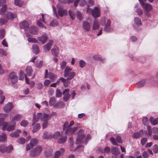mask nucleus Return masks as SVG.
I'll return each mask as SVG.
<instances>
[{
    "mask_svg": "<svg viewBox=\"0 0 158 158\" xmlns=\"http://www.w3.org/2000/svg\"><path fill=\"white\" fill-rule=\"evenodd\" d=\"M76 73L72 71V68L68 67H66L64 73V76L67 78V79L70 80L73 78Z\"/></svg>",
    "mask_w": 158,
    "mask_h": 158,
    "instance_id": "obj_1",
    "label": "nucleus"
},
{
    "mask_svg": "<svg viewBox=\"0 0 158 158\" xmlns=\"http://www.w3.org/2000/svg\"><path fill=\"white\" fill-rule=\"evenodd\" d=\"M106 18L103 17L102 19L101 23L102 25L105 26V27L104 28V31L106 32H109L110 30V21L109 19L107 20L106 23Z\"/></svg>",
    "mask_w": 158,
    "mask_h": 158,
    "instance_id": "obj_2",
    "label": "nucleus"
},
{
    "mask_svg": "<svg viewBox=\"0 0 158 158\" xmlns=\"http://www.w3.org/2000/svg\"><path fill=\"white\" fill-rule=\"evenodd\" d=\"M48 15H47L41 14V15H38L37 16V19L38 20L37 23L38 25L40 27L42 28H45V27L42 23V22H44L45 23V20L46 17H48Z\"/></svg>",
    "mask_w": 158,
    "mask_h": 158,
    "instance_id": "obj_3",
    "label": "nucleus"
},
{
    "mask_svg": "<svg viewBox=\"0 0 158 158\" xmlns=\"http://www.w3.org/2000/svg\"><path fill=\"white\" fill-rule=\"evenodd\" d=\"M42 150L41 146H37L34 150L31 151L30 155L32 156H37L41 152Z\"/></svg>",
    "mask_w": 158,
    "mask_h": 158,
    "instance_id": "obj_4",
    "label": "nucleus"
},
{
    "mask_svg": "<svg viewBox=\"0 0 158 158\" xmlns=\"http://www.w3.org/2000/svg\"><path fill=\"white\" fill-rule=\"evenodd\" d=\"M57 8L58 9V14L60 17H62L67 14V10L63 9L62 7H60L59 4L57 5Z\"/></svg>",
    "mask_w": 158,
    "mask_h": 158,
    "instance_id": "obj_5",
    "label": "nucleus"
},
{
    "mask_svg": "<svg viewBox=\"0 0 158 158\" xmlns=\"http://www.w3.org/2000/svg\"><path fill=\"white\" fill-rule=\"evenodd\" d=\"M84 137V133L83 130H79L77 133V137L76 140L77 143H80L82 142Z\"/></svg>",
    "mask_w": 158,
    "mask_h": 158,
    "instance_id": "obj_6",
    "label": "nucleus"
},
{
    "mask_svg": "<svg viewBox=\"0 0 158 158\" xmlns=\"http://www.w3.org/2000/svg\"><path fill=\"white\" fill-rule=\"evenodd\" d=\"M6 17L8 20H13L16 19L17 16L16 13H14L11 12H8L6 13Z\"/></svg>",
    "mask_w": 158,
    "mask_h": 158,
    "instance_id": "obj_7",
    "label": "nucleus"
},
{
    "mask_svg": "<svg viewBox=\"0 0 158 158\" xmlns=\"http://www.w3.org/2000/svg\"><path fill=\"white\" fill-rule=\"evenodd\" d=\"M92 15L95 19L100 16V11L97 7H94L92 10Z\"/></svg>",
    "mask_w": 158,
    "mask_h": 158,
    "instance_id": "obj_8",
    "label": "nucleus"
},
{
    "mask_svg": "<svg viewBox=\"0 0 158 158\" xmlns=\"http://www.w3.org/2000/svg\"><path fill=\"white\" fill-rule=\"evenodd\" d=\"M68 122H65L63 125V130L65 131L66 134H71V127H68Z\"/></svg>",
    "mask_w": 158,
    "mask_h": 158,
    "instance_id": "obj_9",
    "label": "nucleus"
},
{
    "mask_svg": "<svg viewBox=\"0 0 158 158\" xmlns=\"http://www.w3.org/2000/svg\"><path fill=\"white\" fill-rule=\"evenodd\" d=\"M9 77L13 83H16L18 80V77L15 72H12L10 74Z\"/></svg>",
    "mask_w": 158,
    "mask_h": 158,
    "instance_id": "obj_10",
    "label": "nucleus"
},
{
    "mask_svg": "<svg viewBox=\"0 0 158 158\" xmlns=\"http://www.w3.org/2000/svg\"><path fill=\"white\" fill-rule=\"evenodd\" d=\"M29 26V24L28 22L26 21H23V22L19 24V27L20 29H23L26 31L28 29Z\"/></svg>",
    "mask_w": 158,
    "mask_h": 158,
    "instance_id": "obj_11",
    "label": "nucleus"
},
{
    "mask_svg": "<svg viewBox=\"0 0 158 158\" xmlns=\"http://www.w3.org/2000/svg\"><path fill=\"white\" fill-rule=\"evenodd\" d=\"M82 27L84 29L87 31H89L90 30V23L87 21H83L82 22Z\"/></svg>",
    "mask_w": 158,
    "mask_h": 158,
    "instance_id": "obj_12",
    "label": "nucleus"
},
{
    "mask_svg": "<svg viewBox=\"0 0 158 158\" xmlns=\"http://www.w3.org/2000/svg\"><path fill=\"white\" fill-rule=\"evenodd\" d=\"M53 44V41L51 40H49L47 44L45 45L44 46V48L45 51L46 52L49 50L51 48V46Z\"/></svg>",
    "mask_w": 158,
    "mask_h": 158,
    "instance_id": "obj_13",
    "label": "nucleus"
},
{
    "mask_svg": "<svg viewBox=\"0 0 158 158\" xmlns=\"http://www.w3.org/2000/svg\"><path fill=\"white\" fill-rule=\"evenodd\" d=\"M47 38V35L46 33H44L42 34L41 36L38 38V39L41 43L44 44L45 43Z\"/></svg>",
    "mask_w": 158,
    "mask_h": 158,
    "instance_id": "obj_14",
    "label": "nucleus"
},
{
    "mask_svg": "<svg viewBox=\"0 0 158 158\" xmlns=\"http://www.w3.org/2000/svg\"><path fill=\"white\" fill-rule=\"evenodd\" d=\"M13 106L12 103L9 102L5 106L3 110L5 112L8 113L11 110Z\"/></svg>",
    "mask_w": 158,
    "mask_h": 158,
    "instance_id": "obj_15",
    "label": "nucleus"
},
{
    "mask_svg": "<svg viewBox=\"0 0 158 158\" xmlns=\"http://www.w3.org/2000/svg\"><path fill=\"white\" fill-rule=\"evenodd\" d=\"M141 6L145 11H151L152 9V6L149 4L142 3Z\"/></svg>",
    "mask_w": 158,
    "mask_h": 158,
    "instance_id": "obj_16",
    "label": "nucleus"
},
{
    "mask_svg": "<svg viewBox=\"0 0 158 158\" xmlns=\"http://www.w3.org/2000/svg\"><path fill=\"white\" fill-rule=\"evenodd\" d=\"M29 32L33 35H36L38 32L37 27L36 26H31L29 29Z\"/></svg>",
    "mask_w": 158,
    "mask_h": 158,
    "instance_id": "obj_17",
    "label": "nucleus"
},
{
    "mask_svg": "<svg viewBox=\"0 0 158 158\" xmlns=\"http://www.w3.org/2000/svg\"><path fill=\"white\" fill-rule=\"evenodd\" d=\"M64 150L63 148H61L59 151L56 152L55 154L54 158H58L60 156L63 155L64 153Z\"/></svg>",
    "mask_w": 158,
    "mask_h": 158,
    "instance_id": "obj_18",
    "label": "nucleus"
},
{
    "mask_svg": "<svg viewBox=\"0 0 158 158\" xmlns=\"http://www.w3.org/2000/svg\"><path fill=\"white\" fill-rule=\"evenodd\" d=\"M148 81L146 79H143L137 84V86L138 88H141L143 87L145 84L148 83Z\"/></svg>",
    "mask_w": 158,
    "mask_h": 158,
    "instance_id": "obj_19",
    "label": "nucleus"
},
{
    "mask_svg": "<svg viewBox=\"0 0 158 158\" xmlns=\"http://www.w3.org/2000/svg\"><path fill=\"white\" fill-rule=\"evenodd\" d=\"M21 131L19 130H17L16 131L11 132L10 134V135L12 137H18L19 136L21 133Z\"/></svg>",
    "mask_w": 158,
    "mask_h": 158,
    "instance_id": "obj_20",
    "label": "nucleus"
},
{
    "mask_svg": "<svg viewBox=\"0 0 158 158\" xmlns=\"http://www.w3.org/2000/svg\"><path fill=\"white\" fill-rule=\"evenodd\" d=\"M99 27V24L98 22L95 19L93 21L92 29L93 30H96L98 29Z\"/></svg>",
    "mask_w": 158,
    "mask_h": 158,
    "instance_id": "obj_21",
    "label": "nucleus"
},
{
    "mask_svg": "<svg viewBox=\"0 0 158 158\" xmlns=\"http://www.w3.org/2000/svg\"><path fill=\"white\" fill-rule=\"evenodd\" d=\"M22 116L19 114H17L12 119V122L14 123L20 120L22 118Z\"/></svg>",
    "mask_w": 158,
    "mask_h": 158,
    "instance_id": "obj_22",
    "label": "nucleus"
},
{
    "mask_svg": "<svg viewBox=\"0 0 158 158\" xmlns=\"http://www.w3.org/2000/svg\"><path fill=\"white\" fill-rule=\"evenodd\" d=\"M26 74L29 76H31L33 72L31 66H27L25 69Z\"/></svg>",
    "mask_w": 158,
    "mask_h": 158,
    "instance_id": "obj_23",
    "label": "nucleus"
},
{
    "mask_svg": "<svg viewBox=\"0 0 158 158\" xmlns=\"http://www.w3.org/2000/svg\"><path fill=\"white\" fill-rule=\"evenodd\" d=\"M111 153L113 154L118 155L120 153V151L118 147H114L112 149Z\"/></svg>",
    "mask_w": 158,
    "mask_h": 158,
    "instance_id": "obj_24",
    "label": "nucleus"
},
{
    "mask_svg": "<svg viewBox=\"0 0 158 158\" xmlns=\"http://www.w3.org/2000/svg\"><path fill=\"white\" fill-rule=\"evenodd\" d=\"M59 49L57 47L54 46L52 49V52L53 54L55 56H57L59 54Z\"/></svg>",
    "mask_w": 158,
    "mask_h": 158,
    "instance_id": "obj_25",
    "label": "nucleus"
},
{
    "mask_svg": "<svg viewBox=\"0 0 158 158\" xmlns=\"http://www.w3.org/2000/svg\"><path fill=\"white\" fill-rule=\"evenodd\" d=\"M149 121L153 125H155L158 124V118H156L154 119L152 117H151L150 118Z\"/></svg>",
    "mask_w": 158,
    "mask_h": 158,
    "instance_id": "obj_26",
    "label": "nucleus"
},
{
    "mask_svg": "<svg viewBox=\"0 0 158 158\" xmlns=\"http://www.w3.org/2000/svg\"><path fill=\"white\" fill-rule=\"evenodd\" d=\"M33 52L35 54H38L40 51L38 46L36 44H34L32 47Z\"/></svg>",
    "mask_w": 158,
    "mask_h": 158,
    "instance_id": "obj_27",
    "label": "nucleus"
},
{
    "mask_svg": "<svg viewBox=\"0 0 158 158\" xmlns=\"http://www.w3.org/2000/svg\"><path fill=\"white\" fill-rule=\"evenodd\" d=\"M38 143V140L36 138H33L30 141V144L33 147L36 145Z\"/></svg>",
    "mask_w": 158,
    "mask_h": 158,
    "instance_id": "obj_28",
    "label": "nucleus"
},
{
    "mask_svg": "<svg viewBox=\"0 0 158 158\" xmlns=\"http://www.w3.org/2000/svg\"><path fill=\"white\" fill-rule=\"evenodd\" d=\"M134 23L137 26H141L142 24L140 19L138 17H135L134 19Z\"/></svg>",
    "mask_w": 158,
    "mask_h": 158,
    "instance_id": "obj_29",
    "label": "nucleus"
},
{
    "mask_svg": "<svg viewBox=\"0 0 158 158\" xmlns=\"http://www.w3.org/2000/svg\"><path fill=\"white\" fill-rule=\"evenodd\" d=\"M42 137L43 139H51L52 138V134L45 133L43 135Z\"/></svg>",
    "mask_w": 158,
    "mask_h": 158,
    "instance_id": "obj_30",
    "label": "nucleus"
},
{
    "mask_svg": "<svg viewBox=\"0 0 158 158\" xmlns=\"http://www.w3.org/2000/svg\"><path fill=\"white\" fill-rule=\"evenodd\" d=\"M13 124L8 126L6 128V130L7 131H10L13 130L16 125V123L15 122L12 123Z\"/></svg>",
    "mask_w": 158,
    "mask_h": 158,
    "instance_id": "obj_31",
    "label": "nucleus"
},
{
    "mask_svg": "<svg viewBox=\"0 0 158 158\" xmlns=\"http://www.w3.org/2000/svg\"><path fill=\"white\" fill-rule=\"evenodd\" d=\"M6 152L7 153H10L14 149V147L12 145L10 144L6 147Z\"/></svg>",
    "mask_w": 158,
    "mask_h": 158,
    "instance_id": "obj_32",
    "label": "nucleus"
},
{
    "mask_svg": "<svg viewBox=\"0 0 158 158\" xmlns=\"http://www.w3.org/2000/svg\"><path fill=\"white\" fill-rule=\"evenodd\" d=\"M43 62L41 60H37L35 63V66L38 68H40L42 66Z\"/></svg>",
    "mask_w": 158,
    "mask_h": 158,
    "instance_id": "obj_33",
    "label": "nucleus"
},
{
    "mask_svg": "<svg viewBox=\"0 0 158 158\" xmlns=\"http://www.w3.org/2000/svg\"><path fill=\"white\" fill-rule=\"evenodd\" d=\"M69 15L71 19L73 20L75 19V12L71 10H69Z\"/></svg>",
    "mask_w": 158,
    "mask_h": 158,
    "instance_id": "obj_34",
    "label": "nucleus"
},
{
    "mask_svg": "<svg viewBox=\"0 0 158 158\" xmlns=\"http://www.w3.org/2000/svg\"><path fill=\"white\" fill-rule=\"evenodd\" d=\"M66 136H62L58 139V142L60 144L63 143L66 141Z\"/></svg>",
    "mask_w": 158,
    "mask_h": 158,
    "instance_id": "obj_35",
    "label": "nucleus"
},
{
    "mask_svg": "<svg viewBox=\"0 0 158 158\" xmlns=\"http://www.w3.org/2000/svg\"><path fill=\"white\" fill-rule=\"evenodd\" d=\"M40 126L39 124H36L32 130V132L34 133L37 132L40 128Z\"/></svg>",
    "mask_w": 158,
    "mask_h": 158,
    "instance_id": "obj_36",
    "label": "nucleus"
},
{
    "mask_svg": "<svg viewBox=\"0 0 158 158\" xmlns=\"http://www.w3.org/2000/svg\"><path fill=\"white\" fill-rule=\"evenodd\" d=\"M14 3L16 6L21 7L23 4V2L21 0H15Z\"/></svg>",
    "mask_w": 158,
    "mask_h": 158,
    "instance_id": "obj_37",
    "label": "nucleus"
},
{
    "mask_svg": "<svg viewBox=\"0 0 158 158\" xmlns=\"http://www.w3.org/2000/svg\"><path fill=\"white\" fill-rule=\"evenodd\" d=\"M58 22L56 19H53L50 23V26H55L58 25Z\"/></svg>",
    "mask_w": 158,
    "mask_h": 158,
    "instance_id": "obj_38",
    "label": "nucleus"
},
{
    "mask_svg": "<svg viewBox=\"0 0 158 158\" xmlns=\"http://www.w3.org/2000/svg\"><path fill=\"white\" fill-rule=\"evenodd\" d=\"M9 125V123L7 122H4L2 124V129L3 131L6 130V128Z\"/></svg>",
    "mask_w": 158,
    "mask_h": 158,
    "instance_id": "obj_39",
    "label": "nucleus"
},
{
    "mask_svg": "<svg viewBox=\"0 0 158 158\" xmlns=\"http://www.w3.org/2000/svg\"><path fill=\"white\" fill-rule=\"evenodd\" d=\"M5 99V96L3 95L2 92L1 90H0V104H2Z\"/></svg>",
    "mask_w": 158,
    "mask_h": 158,
    "instance_id": "obj_40",
    "label": "nucleus"
},
{
    "mask_svg": "<svg viewBox=\"0 0 158 158\" xmlns=\"http://www.w3.org/2000/svg\"><path fill=\"white\" fill-rule=\"evenodd\" d=\"M76 17L77 19L79 20H82V14L78 10L76 12Z\"/></svg>",
    "mask_w": 158,
    "mask_h": 158,
    "instance_id": "obj_41",
    "label": "nucleus"
},
{
    "mask_svg": "<svg viewBox=\"0 0 158 158\" xmlns=\"http://www.w3.org/2000/svg\"><path fill=\"white\" fill-rule=\"evenodd\" d=\"M60 136V132L59 131H57L55 132L53 135L52 134V138L57 139Z\"/></svg>",
    "mask_w": 158,
    "mask_h": 158,
    "instance_id": "obj_42",
    "label": "nucleus"
},
{
    "mask_svg": "<svg viewBox=\"0 0 158 158\" xmlns=\"http://www.w3.org/2000/svg\"><path fill=\"white\" fill-rule=\"evenodd\" d=\"M6 136L4 133H3L2 135H0V142L4 141L6 140Z\"/></svg>",
    "mask_w": 158,
    "mask_h": 158,
    "instance_id": "obj_43",
    "label": "nucleus"
},
{
    "mask_svg": "<svg viewBox=\"0 0 158 158\" xmlns=\"http://www.w3.org/2000/svg\"><path fill=\"white\" fill-rule=\"evenodd\" d=\"M17 142L19 143L23 144L25 143L26 139L23 138H20L18 139Z\"/></svg>",
    "mask_w": 158,
    "mask_h": 158,
    "instance_id": "obj_44",
    "label": "nucleus"
},
{
    "mask_svg": "<svg viewBox=\"0 0 158 158\" xmlns=\"http://www.w3.org/2000/svg\"><path fill=\"white\" fill-rule=\"evenodd\" d=\"M94 2L92 0H87L86 6L88 7H90L94 5Z\"/></svg>",
    "mask_w": 158,
    "mask_h": 158,
    "instance_id": "obj_45",
    "label": "nucleus"
},
{
    "mask_svg": "<svg viewBox=\"0 0 158 158\" xmlns=\"http://www.w3.org/2000/svg\"><path fill=\"white\" fill-rule=\"evenodd\" d=\"M19 74L20 76L19 77V80H23L24 79V77H26L24 72L21 71L20 72Z\"/></svg>",
    "mask_w": 158,
    "mask_h": 158,
    "instance_id": "obj_46",
    "label": "nucleus"
},
{
    "mask_svg": "<svg viewBox=\"0 0 158 158\" xmlns=\"http://www.w3.org/2000/svg\"><path fill=\"white\" fill-rule=\"evenodd\" d=\"M27 40L29 42L36 43L38 42L37 40L35 38L32 37H29L27 39Z\"/></svg>",
    "mask_w": 158,
    "mask_h": 158,
    "instance_id": "obj_47",
    "label": "nucleus"
},
{
    "mask_svg": "<svg viewBox=\"0 0 158 158\" xmlns=\"http://www.w3.org/2000/svg\"><path fill=\"white\" fill-rule=\"evenodd\" d=\"M7 53L5 50L3 49H0V57H2L3 56H6Z\"/></svg>",
    "mask_w": 158,
    "mask_h": 158,
    "instance_id": "obj_48",
    "label": "nucleus"
},
{
    "mask_svg": "<svg viewBox=\"0 0 158 158\" xmlns=\"http://www.w3.org/2000/svg\"><path fill=\"white\" fill-rule=\"evenodd\" d=\"M55 102V98L54 97H52L50 99L49 101V103L50 106H52L53 105Z\"/></svg>",
    "mask_w": 158,
    "mask_h": 158,
    "instance_id": "obj_49",
    "label": "nucleus"
},
{
    "mask_svg": "<svg viewBox=\"0 0 158 158\" xmlns=\"http://www.w3.org/2000/svg\"><path fill=\"white\" fill-rule=\"evenodd\" d=\"M48 119H49L48 115L44 113L43 115L42 121H47Z\"/></svg>",
    "mask_w": 158,
    "mask_h": 158,
    "instance_id": "obj_50",
    "label": "nucleus"
},
{
    "mask_svg": "<svg viewBox=\"0 0 158 158\" xmlns=\"http://www.w3.org/2000/svg\"><path fill=\"white\" fill-rule=\"evenodd\" d=\"M152 150L155 153H158V146L156 144H155L152 147Z\"/></svg>",
    "mask_w": 158,
    "mask_h": 158,
    "instance_id": "obj_51",
    "label": "nucleus"
},
{
    "mask_svg": "<svg viewBox=\"0 0 158 158\" xmlns=\"http://www.w3.org/2000/svg\"><path fill=\"white\" fill-rule=\"evenodd\" d=\"M110 140L111 141V142L112 144L114 145H118V144L116 142V140L113 137H111L110 139Z\"/></svg>",
    "mask_w": 158,
    "mask_h": 158,
    "instance_id": "obj_52",
    "label": "nucleus"
},
{
    "mask_svg": "<svg viewBox=\"0 0 158 158\" xmlns=\"http://www.w3.org/2000/svg\"><path fill=\"white\" fill-rule=\"evenodd\" d=\"M66 65V62L65 61H63L60 63V67L61 69H64Z\"/></svg>",
    "mask_w": 158,
    "mask_h": 158,
    "instance_id": "obj_53",
    "label": "nucleus"
},
{
    "mask_svg": "<svg viewBox=\"0 0 158 158\" xmlns=\"http://www.w3.org/2000/svg\"><path fill=\"white\" fill-rule=\"evenodd\" d=\"M6 147H5L4 145H1L0 146V152L2 153H4L6 152Z\"/></svg>",
    "mask_w": 158,
    "mask_h": 158,
    "instance_id": "obj_54",
    "label": "nucleus"
},
{
    "mask_svg": "<svg viewBox=\"0 0 158 158\" xmlns=\"http://www.w3.org/2000/svg\"><path fill=\"white\" fill-rule=\"evenodd\" d=\"M8 20L3 19H0V26H2L8 22Z\"/></svg>",
    "mask_w": 158,
    "mask_h": 158,
    "instance_id": "obj_55",
    "label": "nucleus"
},
{
    "mask_svg": "<svg viewBox=\"0 0 158 158\" xmlns=\"http://www.w3.org/2000/svg\"><path fill=\"white\" fill-rule=\"evenodd\" d=\"M62 93L60 90L57 89L56 91V97L59 98L61 96Z\"/></svg>",
    "mask_w": 158,
    "mask_h": 158,
    "instance_id": "obj_56",
    "label": "nucleus"
},
{
    "mask_svg": "<svg viewBox=\"0 0 158 158\" xmlns=\"http://www.w3.org/2000/svg\"><path fill=\"white\" fill-rule=\"evenodd\" d=\"M70 97V95L69 94L64 95L63 100L65 102L67 101Z\"/></svg>",
    "mask_w": 158,
    "mask_h": 158,
    "instance_id": "obj_57",
    "label": "nucleus"
},
{
    "mask_svg": "<svg viewBox=\"0 0 158 158\" xmlns=\"http://www.w3.org/2000/svg\"><path fill=\"white\" fill-rule=\"evenodd\" d=\"M52 8L53 9V13H54L53 15H54V16L56 17L57 19H58L59 18H58V16L57 15V14L56 11V7L54 6H52Z\"/></svg>",
    "mask_w": 158,
    "mask_h": 158,
    "instance_id": "obj_58",
    "label": "nucleus"
},
{
    "mask_svg": "<svg viewBox=\"0 0 158 158\" xmlns=\"http://www.w3.org/2000/svg\"><path fill=\"white\" fill-rule=\"evenodd\" d=\"M116 140L118 143H122V140L121 137L120 136H117L116 138Z\"/></svg>",
    "mask_w": 158,
    "mask_h": 158,
    "instance_id": "obj_59",
    "label": "nucleus"
},
{
    "mask_svg": "<svg viewBox=\"0 0 158 158\" xmlns=\"http://www.w3.org/2000/svg\"><path fill=\"white\" fill-rule=\"evenodd\" d=\"M79 66L81 68H83L85 65V61L83 60H81L79 62Z\"/></svg>",
    "mask_w": 158,
    "mask_h": 158,
    "instance_id": "obj_60",
    "label": "nucleus"
},
{
    "mask_svg": "<svg viewBox=\"0 0 158 158\" xmlns=\"http://www.w3.org/2000/svg\"><path fill=\"white\" fill-rule=\"evenodd\" d=\"M147 139L146 138H143L142 139L141 143L142 145H144L147 141Z\"/></svg>",
    "mask_w": 158,
    "mask_h": 158,
    "instance_id": "obj_61",
    "label": "nucleus"
},
{
    "mask_svg": "<svg viewBox=\"0 0 158 158\" xmlns=\"http://www.w3.org/2000/svg\"><path fill=\"white\" fill-rule=\"evenodd\" d=\"M143 122L144 125H148V118L146 117H143Z\"/></svg>",
    "mask_w": 158,
    "mask_h": 158,
    "instance_id": "obj_62",
    "label": "nucleus"
},
{
    "mask_svg": "<svg viewBox=\"0 0 158 158\" xmlns=\"http://www.w3.org/2000/svg\"><path fill=\"white\" fill-rule=\"evenodd\" d=\"M136 12L138 15L140 16L143 14V12L142 9L140 8L137 9L136 10Z\"/></svg>",
    "mask_w": 158,
    "mask_h": 158,
    "instance_id": "obj_63",
    "label": "nucleus"
},
{
    "mask_svg": "<svg viewBox=\"0 0 158 158\" xmlns=\"http://www.w3.org/2000/svg\"><path fill=\"white\" fill-rule=\"evenodd\" d=\"M153 133L155 134H158V128L156 127H153L152 129Z\"/></svg>",
    "mask_w": 158,
    "mask_h": 158,
    "instance_id": "obj_64",
    "label": "nucleus"
}]
</instances>
